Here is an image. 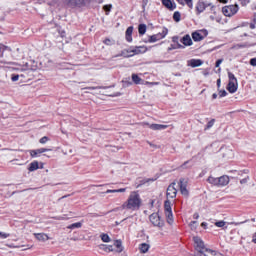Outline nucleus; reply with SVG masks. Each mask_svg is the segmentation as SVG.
Instances as JSON below:
<instances>
[{"label": "nucleus", "mask_w": 256, "mask_h": 256, "mask_svg": "<svg viewBox=\"0 0 256 256\" xmlns=\"http://www.w3.org/2000/svg\"><path fill=\"white\" fill-rule=\"evenodd\" d=\"M141 195L138 191L130 192L128 199L122 204V209H129L130 211H138L141 208Z\"/></svg>", "instance_id": "obj_1"}, {"label": "nucleus", "mask_w": 256, "mask_h": 256, "mask_svg": "<svg viewBox=\"0 0 256 256\" xmlns=\"http://www.w3.org/2000/svg\"><path fill=\"white\" fill-rule=\"evenodd\" d=\"M149 49L146 48V46H136V47H131L128 49H124L121 51L120 55H117V57H133L134 55H141L143 53H147Z\"/></svg>", "instance_id": "obj_2"}, {"label": "nucleus", "mask_w": 256, "mask_h": 256, "mask_svg": "<svg viewBox=\"0 0 256 256\" xmlns=\"http://www.w3.org/2000/svg\"><path fill=\"white\" fill-rule=\"evenodd\" d=\"M229 82L227 85V91L229 93H237V89H239V83L237 82V78L234 73L228 72Z\"/></svg>", "instance_id": "obj_3"}, {"label": "nucleus", "mask_w": 256, "mask_h": 256, "mask_svg": "<svg viewBox=\"0 0 256 256\" xmlns=\"http://www.w3.org/2000/svg\"><path fill=\"white\" fill-rule=\"evenodd\" d=\"M168 34H169V29L162 28L161 32L150 36L148 41L149 43H157V41H161V39H165V37H167Z\"/></svg>", "instance_id": "obj_4"}, {"label": "nucleus", "mask_w": 256, "mask_h": 256, "mask_svg": "<svg viewBox=\"0 0 256 256\" xmlns=\"http://www.w3.org/2000/svg\"><path fill=\"white\" fill-rule=\"evenodd\" d=\"M237 11H239V6L237 4L225 6L222 8V13L225 15V17H233Z\"/></svg>", "instance_id": "obj_5"}, {"label": "nucleus", "mask_w": 256, "mask_h": 256, "mask_svg": "<svg viewBox=\"0 0 256 256\" xmlns=\"http://www.w3.org/2000/svg\"><path fill=\"white\" fill-rule=\"evenodd\" d=\"M193 241H194V247L196 251H198V253L204 254L205 251H207V249L205 248V243L201 238H199L198 236H194Z\"/></svg>", "instance_id": "obj_6"}, {"label": "nucleus", "mask_w": 256, "mask_h": 256, "mask_svg": "<svg viewBox=\"0 0 256 256\" xmlns=\"http://www.w3.org/2000/svg\"><path fill=\"white\" fill-rule=\"evenodd\" d=\"M207 35H209V33L205 29L196 30L195 32L192 33V39L193 41H196V42L203 41V39H205Z\"/></svg>", "instance_id": "obj_7"}, {"label": "nucleus", "mask_w": 256, "mask_h": 256, "mask_svg": "<svg viewBox=\"0 0 256 256\" xmlns=\"http://www.w3.org/2000/svg\"><path fill=\"white\" fill-rule=\"evenodd\" d=\"M180 187V192L184 197H189V189L187 188L189 185V182L185 178H181L178 183Z\"/></svg>", "instance_id": "obj_8"}, {"label": "nucleus", "mask_w": 256, "mask_h": 256, "mask_svg": "<svg viewBox=\"0 0 256 256\" xmlns=\"http://www.w3.org/2000/svg\"><path fill=\"white\" fill-rule=\"evenodd\" d=\"M175 183L169 185L167 189V199H175L177 197V188Z\"/></svg>", "instance_id": "obj_9"}, {"label": "nucleus", "mask_w": 256, "mask_h": 256, "mask_svg": "<svg viewBox=\"0 0 256 256\" xmlns=\"http://www.w3.org/2000/svg\"><path fill=\"white\" fill-rule=\"evenodd\" d=\"M47 151H51V149H47V148H40V149H36V150H29V154L30 157H32L33 159H35V157H40V155L42 153H47Z\"/></svg>", "instance_id": "obj_10"}, {"label": "nucleus", "mask_w": 256, "mask_h": 256, "mask_svg": "<svg viewBox=\"0 0 256 256\" xmlns=\"http://www.w3.org/2000/svg\"><path fill=\"white\" fill-rule=\"evenodd\" d=\"M43 167V162L39 163V161H33L29 164L28 171H30V173H33V171H37V169H43Z\"/></svg>", "instance_id": "obj_11"}, {"label": "nucleus", "mask_w": 256, "mask_h": 256, "mask_svg": "<svg viewBox=\"0 0 256 256\" xmlns=\"http://www.w3.org/2000/svg\"><path fill=\"white\" fill-rule=\"evenodd\" d=\"M162 5H164L166 9H169V11H175V9H177V4L174 0H162Z\"/></svg>", "instance_id": "obj_12"}, {"label": "nucleus", "mask_w": 256, "mask_h": 256, "mask_svg": "<svg viewBox=\"0 0 256 256\" xmlns=\"http://www.w3.org/2000/svg\"><path fill=\"white\" fill-rule=\"evenodd\" d=\"M149 129H152V131H163L169 127L168 125H163V124H149L145 123Z\"/></svg>", "instance_id": "obj_13"}, {"label": "nucleus", "mask_w": 256, "mask_h": 256, "mask_svg": "<svg viewBox=\"0 0 256 256\" xmlns=\"http://www.w3.org/2000/svg\"><path fill=\"white\" fill-rule=\"evenodd\" d=\"M35 239L39 241L40 243H45L46 241H49L51 238L45 233H34Z\"/></svg>", "instance_id": "obj_14"}, {"label": "nucleus", "mask_w": 256, "mask_h": 256, "mask_svg": "<svg viewBox=\"0 0 256 256\" xmlns=\"http://www.w3.org/2000/svg\"><path fill=\"white\" fill-rule=\"evenodd\" d=\"M229 176L227 175H223L218 177V187H225L227 185H229Z\"/></svg>", "instance_id": "obj_15"}, {"label": "nucleus", "mask_w": 256, "mask_h": 256, "mask_svg": "<svg viewBox=\"0 0 256 256\" xmlns=\"http://www.w3.org/2000/svg\"><path fill=\"white\" fill-rule=\"evenodd\" d=\"M149 219L152 225H161V217H159L158 213L151 214Z\"/></svg>", "instance_id": "obj_16"}, {"label": "nucleus", "mask_w": 256, "mask_h": 256, "mask_svg": "<svg viewBox=\"0 0 256 256\" xmlns=\"http://www.w3.org/2000/svg\"><path fill=\"white\" fill-rule=\"evenodd\" d=\"M187 65L188 67H201V65H203V61H201L200 59H190L187 61Z\"/></svg>", "instance_id": "obj_17"}, {"label": "nucleus", "mask_w": 256, "mask_h": 256, "mask_svg": "<svg viewBox=\"0 0 256 256\" xmlns=\"http://www.w3.org/2000/svg\"><path fill=\"white\" fill-rule=\"evenodd\" d=\"M180 41L185 45V47H191V45H193V40L189 34L185 35Z\"/></svg>", "instance_id": "obj_18"}, {"label": "nucleus", "mask_w": 256, "mask_h": 256, "mask_svg": "<svg viewBox=\"0 0 256 256\" xmlns=\"http://www.w3.org/2000/svg\"><path fill=\"white\" fill-rule=\"evenodd\" d=\"M132 35H133V26H130L126 30V41H128V43H131L133 41Z\"/></svg>", "instance_id": "obj_19"}, {"label": "nucleus", "mask_w": 256, "mask_h": 256, "mask_svg": "<svg viewBox=\"0 0 256 256\" xmlns=\"http://www.w3.org/2000/svg\"><path fill=\"white\" fill-rule=\"evenodd\" d=\"M203 255L204 256H224L223 254H221V252L214 251V250H211V249L205 250Z\"/></svg>", "instance_id": "obj_20"}, {"label": "nucleus", "mask_w": 256, "mask_h": 256, "mask_svg": "<svg viewBox=\"0 0 256 256\" xmlns=\"http://www.w3.org/2000/svg\"><path fill=\"white\" fill-rule=\"evenodd\" d=\"M70 5L73 7H83L85 5V0H68Z\"/></svg>", "instance_id": "obj_21"}, {"label": "nucleus", "mask_w": 256, "mask_h": 256, "mask_svg": "<svg viewBox=\"0 0 256 256\" xmlns=\"http://www.w3.org/2000/svg\"><path fill=\"white\" fill-rule=\"evenodd\" d=\"M132 81H133V83H135V85H143L144 84V80L141 79V77H139V75H137V74H132Z\"/></svg>", "instance_id": "obj_22"}, {"label": "nucleus", "mask_w": 256, "mask_h": 256, "mask_svg": "<svg viewBox=\"0 0 256 256\" xmlns=\"http://www.w3.org/2000/svg\"><path fill=\"white\" fill-rule=\"evenodd\" d=\"M207 181L208 183H210V185H213L214 187H219V177L215 178L213 176H209Z\"/></svg>", "instance_id": "obj_23"}, {"label": "nucleus", "mask_w": 256, "mask_h": 256, "mask_svg": "<svg viewBox=\"0 0 256 256\" xmlns=\"http://www.w3.org/2000/svg\"><path fill=\"white\" fill-rule=\"evenodd\" d=\"M207 8V5L204 4V2H198L196 5V11L199 14L203 13L205 9Z\"/></svg>", "instance_id": "obj_24"}, {"label": "nucleus", "mask_w": 256, "mask_h": 256, "mask_svg": "<svg viewBox=\"0 0 256 256\" xmlns=\"http://www.w3.org/2000/svg\"><path fill=\"white\" fill-rule=\"evenodd\" d=\"M149 247L150 246L147 243L140 244L139 246L140 253H147L149 251Z\"/></svg>", "instance_id": "obj_25"}, {"label": "nucleus", "mask_w": 256, "mask_h": 256, "mask_svg": "<svg viewBox=\"0 0 256 256\" xmlns=\"http://www.w3.org/2000/svg\"><path fill=\"white\" fill-rule=\"evenodd\" d=\"M138 33H139V35H145V33H147V25L140 24L138 26Z\"/></svg>", "instance_id": "obj_26"}, {"label": "nucleus", "mask_w": 256, "mask_h": 256, "mask_svg": "<svg viewBox=\"0 0 256 256\" xmlns=\"http://www.w3.org/2000/svg\"><path fill=\"white\" fill-rule=\"evenodd\" d=\"M164 211H165V213H169V212L173 211L171 208V202L169 200H166L164 202Z\"/></svg>", "instance_id": "obj_27"}, {"label": "nucleus", "mask_w": 256, "mask_h": 256, "mask_svg": "<svg viewBox=\"0 0 256 256\" xmlns=\"http://www.w3.org/2000/svg\"><path fill=\"white\" fill-rule=\"evenodd\" d=\"M165 215H166L167 223H169V225L173 224V211L165 212Z\"/></svg>", "instance_id": "obj_28"}, {"label": "nucleus", "mask_w": 256, "mask_h": 256, "mask_svg": "<svg viewBox=\"0 0 256 256\" xmlns=\"http://www.w3.org/2000/svg\"><path fill=\"white\" fill-rule=\"evenodd\" d=\"M173 19L176 23H179V21H181V13H179V11L174 12Z\"/></svg>", "instance_id": "obj_29"}, {"label": "nucleus", "mask_w": 256, "mask_h": 256, "mask_svg": "<svg viewBox=\"0 0 256 256\" xmlns=\"http://www.w3.org/2000/svg\"><path fill=\"white\" fill-rule=\"evenodd\" d=\"M191 229H192V231H200V233H201L203 230L207 229V226L201 225V226H199V228H197V226H192Z\"/></svg>", "instance_id": "obj_30"}, {"label": "nucleus", "mask_w": 256, "mask_h": 256, "mask_svg": "<svg viewBox=\"0 0 256 256\" xmlns=\"http://www.w3.org/2000/svg\"><path fill=\"white\" fill-rule=\"evenodd\" d=\"M100 238L102 239V241H103L104 243H109V241H111V238L109 237L108 234H101V235H100Z\"/></svg>", "instance_id": "obj_31"}, {"label": "nucleus", "mask_w": 256, "mask_h": 256, "mask_svg": "<svg viewBox=\"0 0 256 256\" xmlns=\"http://www.w3.org/2000/svg\"><path fill=\"white\" fill-rule=\"evenodd\" d=\"M115 247H117V249H119V253H121V251H123V248H122V244H121V241L119 240H116L115 243H114Z\"/></svg>", "instance_id": "obj_32"}, {"label": "nucleus", "mask_w": 256, "mask_h": 256, "mask_svg": "<svg viewBox=\"0 0 256 256\" xmlns=\"http://www.w3.org/2000/svg\"><path fill=\"white\" fill-rule=\"evenodd\" d=\"M184 5H187L189 9H193V0H183Z\"/></svg>", "instance_id": "obj_33"}, {"label": "nucleus", "mask_w": 256, "mask_h": 256, "mask_svg": "<svg viewBox=\"0 0 256 256\" xmlns=\"http://www.w3.org/2000/svg\"><path fill=\"white\" fill-rule=\"evenodd\" d=\"M247 47V44H236L232 47V49H243Z\"/></svg>", "instance_id": "obj_34"}, {"label": "nucleus", "mask_w": 256, "mask_h": 256, "mask_svg": "<svg viewBox=\"0 0 256 256\" xmlns=\"http://www.w3.org/2000/svg\"><path fill=\"white\" fill-rule=\"evenodd\" d=\"M215 125V119L210 120L207 125L206 128L207 129H211V127H213Z\"/></svg>", "instance_id": "obj_35"}, {"label": "nucleus", "mask_w": 256, "mask_h": 256, "mask_svg": "<svg viewBox=\"0 0 256 256\" xmlns=\"http://www.w3.org/2000/svg\"><path fill=\"white\" fill-rule=\"evenodd\" d=\"M47 141H49V137L44 136L39 140V143H41L42 145H45V143H47Z\"/></svg>", "instance_id": "obj_36"}, {"label": "nucleus", "mask_w": 256, "mask_h": 256, "mask_svg": "<svg viewBox=\"0 0 256 256\" xmlns=\"http://www.w3.org/2000/svg\"><path fill=\"white\" fill-rule=\"evenodd\" d=\"M9 237V233L0 232V239H7Z\"/></svg>", "instance_id": "obj_37"}, {"label": "nucleus", "mask_w": 256, "mask_h": 256, "mask_svg": "<svg viewBox=\"0 0 256 256\" xmlns=\"http://www.w3.org/2000/svg\"><path fill=\"white\" fill-rule=\"evenodd\" d=\"M85 89H89V91H95V89H102L101 86H91V87H86Z\"/></svg>", "instance_id": "obj_38"}, {"label": "nucleus", "mask_w": 256, "mask_h": 256, "mask_svg": "<svg viewBox=\"0 0 256 256\" xmlns=\"http://www.w3.org/2000/svg\"><path fill=\"white\" fill-rule=\"evenodd\" d=\"M219 95H220V97H227V91H225V90H220V91H219Z\"/></svg>", "instance_id": "obj_39"}, {"label": "nucleus", "mask_w": 256, "mask_h": 256, "mask_svg": "<svg viewBox=\"0 0 256 256\" xmlns=\"http://www.w3.org/2000/svg\"><path fill=\"white\" fill-rule=\"evenodd\" d=\"M241 5H249L251 3V0H239Z\"/></svg>", "instance_id": "obj_40"}, {"label": "nucleus", "mask_w": 256, "mask_h": 256, "mask_svg": "<svg viewBox=\"0 0 256 256\" xmlns=\"http://www.w3.org/2000/svg\"><path fill=\"white\" fill-rule=\"evenodd\" d=\"M103 43H104L105 45H111V44H112V41H111V39L106 38V39L103 41Z\"/></svg>", "instance_id": "obj_41"}, {"label": "nucleus", "mask_w": 256, "mask_h": 256, "mask_svg": "<svg viewBox=\"0 0 256 256\" xmlns=\"http://www.w3.org/2000/svg\"><path fill=\"white\" fill-rule=\"evenodd\" d=\"M250 65H252V67H256V58H252L250 60Z\"/></svg>", "instance_id": "obj_42"}, {"label": "nucleus", "mask_w": 256, "mask_h": 256, "mask_svg": "<svg viewBox=\"0 0 256 256\" xmlns=\"http://www.w3.org/2000/svg\"><path fill=\"white\" fill-rule=\"evenodd\" d=\"M125 191H127V188L116 189V193H125Z\"/></svg>", "instance_id": "obj_43"}, {"label": "nucleus", "mask_w": 256, "mask_h": 256, "mask_svg": "<svg viewBox=\"0 0 256 256\" xmlns=\"http://www.w3.org/2000/svg\"><path fill=\"white\" fill-rule=\"evenodd\" d=\"M221 63H223V59L217 60L215 67H220V66H221Z\"/></svg>", "instance_id": "obj_44"}, {"label": "nucleus", "mask_w": 256, "mask_h": 256, "mask_svg": "<svg viewBox=\"0 0 256 256\" xmlns=\"http://www.w3.org/2000/svg\"><path fill=\"white\" fill-rule=\"evenodd\" d=\"M111 5H105L104 7H103V9H104V11H111Z\"/></svg>", "instance_id": "obj_45"}, {"label": "nucleus", "mask_w": 256, "mask_h": 256, "mask_svg": "<svg viewBox=\"0 0 256 256\" xmlns=\"http://www.w3.org/2000/svg\"><path fill=\"white\" fill-rule=\"evenodd\" d=\"M12 81H19V75H12Z\"/></svg>", "instance_id": "obj_46"}, {"label": "nucleus", "mask_w": 256, "mask_h": 256, "mask_svg": "<svg viewBox=\"0 0 256 256\" xmlns=\"http://www.w3.org/2000/svg\"><path fill=\"white\" fill-rule=\"evenodd\" d=\"M77 227H81V225H72L69 226L68 229H77Z\"/></svg>", "instance_id": "obj_47"}, {"label": "nucleus", "mask_w": 256, "mask_h": 256, "mask_svg": "<svg viewBox=\"0 0 256 256\" xmlns=\"http://www.w3.org/2000/svg\"><path fill=\"white\" fill-rule=\"evenodd\" d=\"M105 251H113V246H108L105 248Z\"/></svg>", "instance_id": "obj_48"}, {"label": "nucleus", "mask_w": 256, "mask_h": 256, "mask_svg": "<svg viewBox=\"0 0 256 256\" xmlns=\"http://www.w3.org/2000/svg\"><path fill=\"white\" fill-rule=\"evenodd\" d=\"M215 225H225V222L224 221H218V222H215Z\"/></svg>", "instance_id": "obj_49"}, {"label": "nucleus", "mask_w": 256, "mask_h": 256, "mask_svg": "<svg viewBox=\"0 0 256 256\" xmlns=\"http://www.w3.org/2000/svg\"><path fill=\"white\" fill-rule=\"evenodd\" d=\"M217 87H218V89H219V87H221V78H219V79L217 80Z\"/></svg>", "instance_id": "obj_50"}, {"label": "nucleus", "mask_w": 256, "mask_h": 256, "mask_svg": "<svg viewBox=\"0 0 256 256\" xmlns=\"http://www.w3.org/2000/svg\"><path fill=\"white\" fill-rule=\"evenodd\" d=\"M177 3H179V5H185V3L183 2V0H176Z\"/></svg>", "instance_id": "obj_51"}, {"label": "nucleus", "mask_w": 256, "mask_h": 256, "mask_svg": "<svg viewBox=\"0 0 256 256\" xmlns=\"http://www.w3.org/2000/svg\"><path fill=\"white\" fill-rule=\"evenodd\" d=\"M106 193H117V190H107Z\"/></svg>", "instance_id": "obj_52"}, {"label": "nucleus", "mask_w": 256, "mask_h": 256, "mask_svg": "<svg viewBox=\"0 0 256 256\" xmlns=\"http://www.w3.org/2000/svg\"><path fill=\"white\" fill-rule=\"evenodd\" d=\"M252 241L253 243H256V233L253 235Z\"/></svg>", "instance_id": "obj_53"}, {"label": "nucleus", "mask_w": 256, "mask_h": 256, "mask_svg": "<svg viewBox=\"0 0 256 256\" xmlns=\"http://www.w3.org/2000/svg\"><path fill=\"white\" fill-rule=\"evenodd\" d=\"M143 85H153V83L152 82H145L144 81V84Z\"/></svg>", "instance_id": "obj_54"}, {"label": "nucleus", "mask_w": 256, "mask_h": 256, "mask_svg": "<svg viewBox=\"0 0 256 256\" xmlns=\"http://www.w3.org/2000/svg\"><path fill=\"white\" fill-rule=\"evenodd\" d=\"M220 1V3H228L229 2V0H219Z\"/></svg>", "instance_id": "obj_55"}, {"label": "nucleus", "mask_w": 256, "mask_h": 256, "mask_svg": "<svg viewBox=\"0 0 256 256\" xmlns=\"http://www.w3.org/2000/svg\"><path fill=\"white\" fill-rule=\"evenodd\" d=\"M212 99H217V94L214 93V94L212 95Z\"/></svg>", "instance_id": "obj_56"}, {"label": "nucleus", "mask_w": 256, "mask_h": 256, "mask_svg": "<svg viewBox=\"0 0 256 256\" xmlns=\"http://www.w3.org/2000/svg\"><path fill=\"white\" fill-rule=\"evenodd\" d=\"M8 65H18V64H15L14 62H9Z\"/></svg>", "instance_id": "obj_57"}, {"label": "nucleus", "mask_w": 256, "mask_h": 256, "mask_svg": "<svg viewBox=\"0 0 256 256\" xmlns=\"http://www.w3.org/2000/svg\"><path fill=\"white\" fill-rule=\"evenodd\" d=\"M73 225H81V223H74Z\"/></svg>", "instance_id": "obj_58"}, {"label": "nucleus", "mask_w": 256, "mask_h": 256, "mask_svg": "<svg viewBox=\"0 0 256 256\" xmlns=\"http://www.w3.org/2000/svg\"><path fill=\"white\" fill-rule=\"evenodd\" d=\"M201 225H206L205 222H202Z\"/></svg>", "instance_id": "obj_59"}, {"label": "nucleus", "mask_w": 256, "mask_h": 256, "mask_svg": "<svg viewBox=\"0 0 256 256\" xmlns=\"http://www.w3.org/2000/svg\"><path fill=\"white\" fill-rule=\"evenodd\" d=\"M196 217H199V214H195Z\"/></svg>", "instance_id": "obj_60"}, {"label": "nucleus", "mask_w": 256, "mask_h": 256, "mask_svg": "<svg viewBox=\"0 0 256 256\" xmlns=\"http://www.w3.org/2000/svg\"><path fill=\"white\" fill-rule=\"evenodd\" d=\"M241 183H245V181L242 180Z\"/></svg>", "instance_id": "obj_61"}, {"label": "nucleus", "mask_w": 256, "mask_h": 256, "mask_svg": "<svg viewBox=\"0 0 256 256\" xmlns=\"http://www.w3.org/2000/svg\"><path fill=\"white\" fill-rule=\"evenodd\" d=\"M241 183H245V181L242 180Z\"/></svg>", "instance_id": "obj_62"}, {"label": "nucleus", "mask_w": 256, "mask_h": 256, "mask_svg": "<svg viewBox=\"0 0 256 256\" xmlns=\"http://www.w3.org/2000/svg\"><path fill=\"white\" fill-rule=\"evenodd\" d=\"M251 221H252V222H255V220H254V219H252Z\"/></svg>", "instance_id": "obj_63"}, {"label": "nucleus", "mask_w": 256, "mask_h": 256, "mask_svg": "<svg viewBox=\"0 0 256 256\" xmlns=\"http://www.w3.org/2000/svg\"><path fill=\"white\" fill-rule=\"evenodd\" d=\"M14 69H19V68H14Z\"/></svg>", "instance_id": "obj_64"}]
</instances>
